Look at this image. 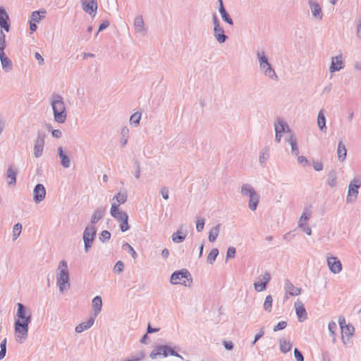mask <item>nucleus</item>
Returning a JSON list of instances; mask_svg holds the SVG:
<instances>
[{
	"label": "nucleus",
	"instance_id": "obj_1",
	"mask_svg": "<svg viewBox=\"0 0 361 361\" xmlns=\"http://www.w3.org/2000/svg\"><path fill=\"white\" fill-rule=\"evenodd\" d=\"M18 317L14 322L15 336L18 342L22 343L27 338L29 324L32 322V313L23 303H17Z\"/></svg>",
	"mask_w": 361,
	"mask_h": 361
},
{
	"label": "nucleus",
	"instance_id": "obj_2",
	"mask_svg": "<svg viewBox=\"0 0 361 361\" xmlns=\"http://www.w3.org/2000/svg\"><path fill=\"white\" fill-rule=\"evenodd\" d=\"M54 120L59 123H63L67 117L63 98L58 94H53L51 99Z\"/></svg>",
	"mask_w": 361,
	"mask_h": 361
},
{
	"label": "nucleus",
	"instance_id": "obj_3",
	"mask_svg": "<svg viewBox=\"0 0 361 361\" xmlns=\"http://www.w3.org/2000/svg\"><path fill=\"white\" fill-rule=\"evenodd\" d=\"M179 347L170 344H159L154 346V349L149 353V357L152 360L158 357H166L169 355L175 356L183 360V357L178 354Z\"/></svg>",
	"mask_w": 361,
	"mask_h": 361
},
{
	"label": "nucleus",
	"instance_id": "obj_4",
	"mask_svg": "<svg viewBox=\"0 0 361 361\" xmlns=\"http://www.w3.org/2000/svg\"><path fill=\"white\" fill-rule=\"evenodd\" d=\"M58 269L59 270V273H58L56 276L57 285L59 286V291L63 293L65 289L70 288V279L67 262L65 260L61 261Z\"/></svg>",
	"mask_w": 361,
	"mask_h": 361
},
{
	"label": "nucleus",
	"instance_id": "obj_5",
	"mask_svg": "<svg viewBox=\"0 0 361 361\" xmlns=\"http://www.w3.org/2000/svg\"><path fill=\"white\" fill-rule=\"evenodd\" d=\"M172 284H183L185 286H190L192 279L190 271L186 269H182L172 273L170 278Z\"/></svg>",
	"mask_w": 361,
	"mask_h": 361
},
{
	"label": "nucleus",
	"instance_id": "obj_6",
	"mask_svg": "<svg viewBox=\"0 0 361 361\" xmlns=\"http://www.w3.org/2000/svg\"><path fill=\"white\" fill-rule=\"evenodd\" d=\"M6 47V35L2 31L0 30V61L1 63L2 68L8 72L12 69L13 63L11 60L6 55L4 50Z\"/></svg>",
	"mask_w": 361,
	"mask_h": 361
},
{
	"label": "nucleus",
	"instance_id": "obj_7",
	"mask_svg": "<svg viewBox=\"0 0 361 361\" xmlns=\"http://www.w3.org/2000/svg\"><path fill=\"white\" fill-rule=\"evenodd\" d=\"M96 234L97 228L94 226H87L85 228L82 235V240L84 241V249L85 252H88L92 247Z\"/></svg>",
	"mask_w": 361,
	"mask_h": 361
},
{
	"label": "nucleus",
	"instance_id": "obj_8",
	"mask_svg": "<svg viewBox=\"0 0 361 361\" xmlns=\"http://www.w3.org/2000/svg\"><path fill=\"white\" fill-rule=\"evenodd\" d=\"M361 187V180L359 178H355L350 181L348 185V195L346 197L347 203L354 202L358 195V190Z\"/></svg>",
	"mask_w": 361,
	"mask_h": 361
},
{
	"label": "nucleus",
	"instance_id": "obj_9",
	"mask_svg": "<svg viewBox=\"0 0 361 361\" xmlns=\"http://www.w3.org/2000/svg\"><path fill=\"white\" fill-rule=\"evenodd\" d=\"M45 133L43 131H38L37 137L35 140L34 145V156L36 158H39L42 155L44 140H45Z\"/></svg>",
	"mask_w": 361,
	"mask_h": 361
},
{
	"label": "nucleus",
	"instance_id": "obj_10",
	"mask_svg": "<svg viewBox=\"0 0 361 361\" xmlns=\"http://www.w3.org/2000/svg\"><path fill=\"white\" fill-rule=\"evenodd\" d=\"M46 196V189L43 184L37 183L33 190V200L36 204L42 202Z\"/></svg>",
	"mask_w": 361,
	"mask_h": 361
},
{
	"label": "nucleus",
	"instance_id": "obj_11",
	"mask_svg": "<svg viewBox=\"0 0 361 361\" xmlns=\"http://www.w3.org/2000/svg\"><path fill=\"white\" fill-rule=\"evenodd\" d=\"M271 276L269 272L266 271L262 276V279L259 278V281L254 283V288L257 292H261L267 289L268 283L270 282Z\"/></svg>",
	"mask_w": 361,
	"mask_h": 361
},
{
	"label": "nucleus",
	"instance_id": "obj_12",
	"mask_svg": "<svg viewBox=\"0 0 361 361\" xmlns=\"http://www.w3.org/2000/svg\"><path fill=\"white\" fill-rule=\"evenodd\" d=\"M82 7L85 12L91 16H94L98 8L97 1V0H84L82 1Z\"/></svg>",
	"mask_w": 361,
	"mask_h": 361
},
{
	"label": "nucleus",
	"instance_id": "obj_13",
	"mask_svg": "<svg viewBox=\"0 0 361 361\" xmlns=\"http://www.w3.org/2000/svg\"><path fill=\"white\" fill-rule=\"evenodd\" d=\"M327 264L330 271L334 274H338L342 270V264L336 257H327Z\"/></svg>",
	"mask_w": 361,
	"mask_h": 361
},
{
	"label": "nucleus",
	"instance_id": "obj_14",
	"mask_svg": "<svg viewBox=\"0 0 361 361\" xmlns=\"http://www.w3.org/2000/svg\"><path fill=\"white\" fill-rule=\"evenodd\" d=\"M355 328L351 324H348V326H343L341 329V339L344 345H346L350 338L353 336Z\"/></svg>",
	"mask_w": 361,
	"mask_h": 361
},
{
	"label": "nucleus",
	"instance_id": "obj_15",
	"mask_svg": "<svg viewBox=\"0 0 361 361\" xmlns=\"http://www.w3.org/2000/svg\"><path fill=\"white\" fill-rule=\"evenodd\" d=\"M0 27L6 32L10 30V18L4 7H0Z\"/></svg>",
	"mask_w": 361,
	"mask_h": 361
},
{
	"label": "nucleus",
	"instance_id": "obj_16",
	"mask_svg": "<svg viewBox=\"0 0 361 361\" xmlns=\"http://www.w3.org/2000/svg\"><path fill=\"white\" fill-rule=\"evenodd\" d=\"M111 215L116 219L118 222L124 220L126 216H128V214L125 212L119 210V204L112 203L111 208L110 210Z\"/></svg>",
	"mask_w": 361,
	"mask_h": 361
},
{
	"label": "nucleus",
	"instance_id": "obj_17",
	"mask_svg": "<svg viewBox=\"0 0 361 361\" xmlns=\"http://www.w3.org/2000/svg\"><path fill=\"white\" fill-rule=\"evenodd\" d=\"M295 309L299 322H302L307 319L306 309L301 301L295 303Z\"/></svg>",
	"mask_w": 361,
	"mask_h": 361
},
{
	"label": "nucleus",
	"instance_id": "obj_18",
	"mask_svg": "<svg viewBox=\"0 0 361 361\" xmlns=\"http://www.w3.org/2000/svg\"><path fill=\"white\" fill-rule=\"evenodd\" d=\"M308 4L310 6V8L311 9L312 14L313 17L318 20H322L323 18V13L322 10L319 4V3L313 1V0H309Z\"/></svg>",
	"mask_w": 361,
	"mask_h": 361
},
{
	"label": "nucleus",
	"instance_id": "obj_19",
	"mask_svg": "<svg viewBox=\"0 0 361 361\" xmlns=\"http://www.w3.org/2000/svg\"><path fill=\"white\" fill-rule=\"evenodd\" d=\"M219 12L222 18V20L230 25H233V20L230 16L229 13L226 11L223 0H218Z\"/></svg>",
	"mask_w": 361,
	"mask_h": 361
},
{
	"label": "nucleus",
	"instance_id": "obj_20",
	"mask_svg": "<svg viewBox=\"0 0 361 361\" xmlns=\"http://www.w3.org/2000/svg\"><path fill=\"white\" fill-rule=\"evenodd\" d=\"M343 66L342 56L340 55L332 58L329 70L331 73H335L339 71Z\"/></svg>",
	"mask_w": 361,
	"mask_h": 361
},
{
	"label": "nucleus",
	"instance_id": "obj_21",
	"mask_svg": "<svg viewBox=\"0 0 361 361\" xmlns=\"http://www.w3.org/2000/svg\"><path fill=\"white\" fill-rule=\"evenodd\" d=\"M259 67L261 70L263 71L264 75L269 78L276 80L278 79V76L276 74L274 69L269 61L267 62V64H259Z\"/></svg>",
	"mask_w": 361,
	"mask_h": 361
},
{
	"label": "nucleus",
	"instance_id": "obj_22",
	"mask_svg": "<svg viewBox=\"0 0 361 361\" xmlns=\"http://www.w3.org/2000/svg\"><path fill=\"white\" fill-rule=\"evenodd\" d=\"M106 212V207H99L92 214L90 219L91 226L97 224L100 219L103 218Z\"/></svg>",
	"mask_w": 361,
	"mask_h": 361
},
{
	"label": "nucleus",
	"instance_id": "obj_23",
	"mask_svg": "<svg viewBox=\"0 0 361 361\" xmlns=\"http://www.w3.org/2000/svg\"><path fill=\"white\" fill-rule=\"evenodd\" d=\"M94 317L90 315L86 322H82L75 326V331L80 334L87 330L94 324Z\"/></svg>",
	"mask_w": 361,
	"mask_h": 361
},
{
	"label": "nucleus",
	"instance_id": "obj_24",
	"mask_svg": "<svg viewBox=\"0 0 361 361\" xmlns=\"http://www.w3.org/2000/svg\"><path fill=\"white\" fill-rule=\"evenodd\" d=\"M92 308L94 310V314L91 316L97 317V316L101 312L102 307V299L100 295H97L92 299Z\"/></svg>",
	"mask_w": 361,
	"mask_h": 361
},
{
	"label": "nucleus",
	"instance_id": "obj_25",
	"mask_svg": "<svg viewBox=\"0 0 361 361\" xmlns=\"http://www.w3.org/2000/svg\"><path fill=\"white\" fill-rule=\"evenodd\" d=\"M18 170L14 169L12 165H11L6 173V176L7 179H9L8 185L10 186L15 185L16 184V178H17Z\"/></svg>",
	"mask_w": 361,
	"mask_h": 361
},
{
	"label": "nucleus",
	"instance_id": "obj_26",
	"mask_svg": "<svg viewBox=\"0 0 361 361\" xmlns=\"http://www.w3.org/2000/svg\"><path fill=\"white\" fill-rule=\"evenodd\" d=\"M284 287L286 292L291 296H296L301 293V288L295 287L288 279H286Z\"/></svg>",
	"mask_w": 361,
	"mask_h": 361
},
{
	"label": "nucleus",
	"instance_id": "obj_27",
	"mask_svg": "<svg viewBox=\"0 0 361 361\" xmlns=\"http://www.w3.org/2000/svg\"><path fill=\"white\" fill-rule=\"evenodd\" d=\"M213 30L214 38L219 43L223 44L228 39L222 27L214 28Z\"/></svg>",
	"mask_w": 361,
	"mask_h": 361
},
{
	"label": "nucleus",
	"instance_id": "obj_28",
	"mask_svg": "<svg viewBox=\"0 0 361 361\" xmlns=\"http://www.w3.org/2000/svg\"><path fill=\"white\" fill-rule=\"evenodd\" d=\"M58 155L61 159V164L64 168L70 167L71 160L69 157L63 152V147H59L57 149Z\"/></svg>",
	"mask_w": 361,
	"mask_h": 361
},
{
	"label": "nucleus",
	"instance_id": "obj_29",
	"mask_svg": "<svg viewBox=\"0 0 361 361\" xmlns=\"http://www.w3.org/2000/svg\"><path fill=\"white\" fill-rule=\"evenodd\" d=\"M326 117L324 116V109H321L318 114L317 116V125L319 128V130L322 132L326 133Z\"/></svg>",
	"mask_w": 361,
	"mask_h": 361
},
{
	"label": "nucleus",
	"instance_id": "obj_30",
	"mask_svg": "<svg viewBox=\"0 0 361 361\" xmlns=\"http://www.w3.org/2000/svg\"><path fill=\"white\" fill-rule=\"evenodd\" d=\"M337 172L335 169H331L327 174V180L326 184L331 187L334 188L337 184Z\"/></svg>",
	"mask_w": 361,
	"mask_h": 361
},
{
	"label": "nucleus",
	"instance_id": "obj_31",
	"mask_svg": "<svg viewBox=\"0 0 361 361\" xmlns=\"http://www.w3.org/2000/svg\"><path fill=\"white\" fill-rule=\"evenodd\" d=\"M46 13L47 11L44 9L35 11L32 13L30 20L34 23H39L41 20L45 18Z\"/></svg>",
	"mask_w": 361,
	"mask_h": 361
},
{
	"label": "nucleus",
	"instance_id": "obj_32",
	"mask_svg": "<svg viewBox=\"0 0 361 361\" xmlns=\"http://www.w3.org/2000/svg\"><path fill=\"white\" fill-rule=\"evenodd\" d=\"M221 226V224H218L217 225L212 228V229L209 231L208 235V239L209 242L214 243L216 240L219 234Z\"/></svg>",
	"mask_w": 361,
	"mask_h": 361
},
{
	"label": "nucleus",
	"instance_id": "obj_33",
	"mask_svg": "<svg viewBox=\"0 0 361 361\" xmlns=\"http://www.w3.org/2000/svg\"><path fill=\"white\" fill-rule=\"evenodd\" d=\"M275 128H277L280 133H292L288 124L281 118H277V123L275 124Z\"/></svg>",
	"mask_w": 361,
	"mask_h": 361
},
{
	"label": "nucleus",
	"instance_id": "obj_34",
	"mask_svg": "<svg viewBox=\"0 0 361 361\" xmlns=\"http://www.w3.org/2000/svg\"><path fill=\"white\" fill-rule=\"evenodd\" d=\"M337 154L339 161H343L345 159L347 155V149L341 140L338 142V145Z\"/></svg>",
	"mask_w": 361,
	"mask_h": 361
},
{
	"label": "nucleus",
	"instance_id": "obj_35",
	"mask_svg": "<svg viewBox=\"0 0 361 361\" xmlns=\"http://www.w3.org/2000/svg\"><path fill=\"white\" fill-rule=\"evenodd\" d=\"M134 27L137 32H146V30L143 27L144 20L142 16H137L135 17L134 20Z\"/></svg>",
	"mask_w": 361,
	"mask_h": 361
},
{
	"label": "nucleus",
	"instance_id": "obj_36",
	"mask_svg": "<svg viewBox=\"0 0 361 361\" xmlns=\"http://www.w3.org/2000/svg\"><path fill=\"white\" fill-rule=\"evenodd\" d=\"M259 202V195L256 192L249 197V208L252 211H255Z\"/></svg>",
	"mask_w": 361,
	"mask_h": 361
},
{
	"label": "nucleus",
	"instance_id": "obj_37",
	"mask_svg": "<svg viewBox=\"0 0 361 361\" xmlns=\"http://www.w3.org/2000/svg\"><path fill=\"white\" fill-rule=\"evenodd\" d=\"M279 341L280 345V350L282 353H287L291 350L292 343L290 341L286 342L283 338H280Z\"/></svg>",
	"mask_w": 361,
	"mask_h": 361
},
{
	"label": "nucleus",
	"instance_id": "obj_38",
	"mask_svg": "<svg viewBox=\"0 0 361 361\" xmlns=\"http://www.w3.org/2000/svg\"><path fill=\"white\" fill-rule=\"evenodd\" d=\"M257 192L250 184H243L241 188V193L244 196H249V197L255 195Z\"/></svg>",
	"mask_w": 361,
	"mask_h": 361
},
{
	"label": "nucleus",
	"instance_id": "obj_39",
	"mask_svg": "<svg viewBox=\"0 0 361 361\" xmlns=\"http://www.w3.org/2000/svg\"><path fill=\"white\" fill-rule=\"evenodd\" d=\"M257 192L250 184H243L241 188V193L244 196H249V197L255 195Z\"/></svg>",
	"mask_w": 361,
	"mask_h": 361
},
{
	"label": "nucleus",
	"instance_id": "obj_40",
	"mask_svg": "<svg viewBox=\"0 0 361 361\" xmlns=\"http://www.w3.org/2000/svg\"><path fill=\"white\" fill-rule=\"evenodd\" d=\"M128 134H129V129L127 126H124L121 129V145L122 147H124L126 144L128 143Z\"/></svg>",
	"mask_w": 361,
	"mask_h": 361
},
{
	"label": "nucleus",
	"instance_id": "obj_41",
	"mask_svg": "<svg viewBox=\"0 0 361 361\" xmlns=\"http://www.w3.org/2000/svg\"><path fill=\"white\" fill-rule=\"evenodd\" d=\"M186 235L184 234L181 231L178 230L176 233H173L171 238L173 242L176 243H180L185 240Z\"/></svg>",
	"mask_w": 361,
	"mask_h": 361
},
{
	"label": "nucleus",
	"instance_id": "obj_42",
	"mask_svg": "<svg viewBox=\"0 0 361 361\" xmlns=\"http://www.w3.org/2000/svg\"><path fill=\"white\" fill-rule=\"evenodd\" d=\"M219 251L217 248H213L209 253L207 259V262L209 264H213L216 261L217 256L219 255Z\"/></svg>",
	"mask_w": 361,
	"mask_h": 361
},
{
	"label": "nucleus",
	"instance_id": "obj_43",
	"mask_svg": "<svg viewBox=\"0 0 361 361\" xmlns=\"http://www.w3.org/2000/svg\"><path fill=\"white\" fill-rule=\"evenodd\" d=\"M272 303H273L272 296L271 295H267V297L265 298L264 305H263L264 310L267 312H271Z\"/></svg>",
	"mask_w": 361,
	"mask_h": 361
},
{
	"label": "nucleus",
	"instance_id": "obj_44",
	"mask_svg": "<svg viewBox=\"0 0 361 361\" xmlns=\"http://www.w3.org/2000/svg\"><path fill=\"white\" fill-rule=\"evenodd\" d=\"M114 198L118 202V204H124L127 201L128 194L126 191L123 192H119L114 195Z\"/></svg>",
	"mask_w": 361,
	"mask_h": 361
},
{
	"label": "nucleus",
	"instance_id": "obj_45",
	"mask_svg": "<svg viewBox=\"0 0 361 361\" xmlns=\"http://www.w3.org/2000/svg\"><path fill=\"white\" fill-rule=\"evenodd\" d=\"M142 114L140 112H135L131 115L130 118V123L134 126H137L140 124Z\"/></svg>",
	"mask_w": 361,
	"mask_h": 361
},
{
	"label": "nucleus",
	"instance_id": "obj_46",
	"mask_svg": "<svg viewBox=\"0 0 361 361\" xmlns=\"http://www.w3.org/2000/svg\"><path fill=\"white\" fill-rule=\"evenodd\" d=\"M122 248L123 250H126L129 254H130V255L132 256V257L133 259H136L137 258V252H135L134 248L129 243H125L122 245Z\"/></svg>",
	"mask_w": 361,
	"mask_h": 361
},
{
	"label": "nucleus",
	"instance_id": "obj_47",
	"mask_svg": "<svg viewBox=\"0 0 361 361\" xmlns=\"http://www.w3.org/2000/svg\"><path fill=\"white\" fill-rule=\"evenodd\" d=\"M269 149L267 147H264L262 150L259 159V161L261 164H264L267 161L269 158Z\"/></svg>",
	"mask_w": 361,
	"mask_h": 361
},
{
	"label": "nucleus",
	"instance_id": "obj_48",
	"mask_svg": "<svg viewBox=\"0 0 361 361\" xmlns=\"http://www.w3.org/2000/svg\"><path fill=\"white\" fill-rule=\"evenodd\" d=\"M7 339L4 338L0 343V360H3L6 354Z\"/></svg>",
	"mask_w": 361,
	"mask_h": 361
},
{
	"label": "nucleus",
	"instance_id": "obj_49",
	"mask_svg": "<svg viewBox=\"0 0 361 361\" xmlns=\"http://www.w3.org/2000/svg\"><path fill=\"white\" fill-rule=\"evenodd\" d=\"M257 58L259 61V64H267V62L269 61L268 57L266 54L263 51H258L257 52Z\"/></svg>",
	"mask_w": 361,
	"mask_h": 361
},
{
	"label": "nucleus",
	"instance_id": "obj_50",
	"mask_svg": "<svg viewBox=\"0 0 361 361\" xmlns=\"http://www.w3.org/2000/svg\"><path fill=\"white\" fill-rule=\"evenodd\" d=\"M22 231V224L17 223L14 225L13 228V240H15L20 235Z\"/></svg>",
	"mask_w": 361,
	"mask_h": 361
},
{
	"label": "nucleus",
	"instance_id": "obj_51",
	"mask_svg": "<svg viewBox=\"0 0 361 361\" xmlns=\"http://www.w3.org/2000/svg\"><path fill=\"white\" fill-rule=\"evenodd\" d=\"M111 233L107 230H104L100 233L99 239L102 242L104 243V242H107L108 240H109V239L111 238Z\"/></svg>",
	"mask_w": 361,
	"mask_h": 361
},
{
	"label": "nucleus",
	"instance_id": "obj_52",
	"mask_svg": "<svg viewBox=\"0 0 361 361\" xmlns=\"http://www.w3.org/2000/svg\"><path fill=\"white\" fill-rule=\"evenodd\" d=\"M130 226L128 224V216H126L124 220L120 221V229L122 232H126L130 229Z\"/></svg>",
	"mask_w": 361,
	"mask_h": 361
},
{
	"label": "nucleus",
	"instance_id": "obj_53",
	"mask_svg": "<svg viewBox=\"0 0 361 361\" xmlns=\"http://www.w3.org/2000/svg\"><path fill=\"white\" fill-rule=\"evenodd\" d=\"M310 217V213H306L305 212H304L300 219V221H299V224H298V226L299 227H303L307 221L309 220Z\"/></svg>",
	"mask_w": 361,
	"mask_h": 361
},
{
	"label": "nucleus",
	"instance_id": "obj_54",
	"mask_svg": "<svg viewBox=\"0 0 361 361\" xmlns=\"http://www.w3.org/2000/svg\"><path fill=\"white\" fill-rule=\"evenodd\" d=\"M124 267V263L122 261L119 260L114 265L113 270L114 273L120 274L123 271Z\"/></svg>",
	"mask_w": 361,
	"mask_h": 361
},
{
	"label": "nucleus",
	"instance_id": "obj_55",
	"mask_svg": "<svg viewBox=\"0 0 361 361\" xmlns=\"http://www.w3.org/2000/svg\"><path fill=\"white\" fill-rule=\"evenodd\" d=\"M236 253L235 247L231 246L228 248L226 252V262H228L229 259L234 258Z\"/></svg>",
	"mask_w": 361,
	"mask_h": 361
},
{
	"label": "nucleus",
	"instance_id": "obj_56",
	"mask_svg": "<svg viewBox=\"0 0 361 361\" xmlns=\"http://www.w3.org/2000/svg\"><path fill=\"white\" fill-rule=\"evenodd\" d=\"M205 220L203 218H199L196 221V230L197 232H201L204 229Z\"/></svg>",
	"mask_w": 361,
	"mask_h": 361
},
{
	"label": "nucleus",
	"instance_id": "obj_57",
	"mask_svg": "<svg viewBox=\"0 0 361 361\" xmlns=\"http://www.w3.org/2000/svg\"><path fill=\"white\" fill-rule=\"evenodd\" d=\"M328 329L329 331L330 336H336V331L337 329V325L335 322L331 321L328 324Z\"/></svg>",
	"mask_w": 361,
	"mask_h": 361
},
{
	"label": "nucleus",
	"instance_id": "obj_58",
	"mask_svg": "<svg viewBox=\"0 0 361 361\" xmlns=\"http://www.w3.org/2000/svg\"><path fill=\"white\" fill-rule=\"evenodd\" d=\"M109 26V22L107 20H103L100 25H99L98 30L96 33V36L98 35L99 32L103 31L106 29Z\"/></svg>",
	"mask_w": 361,
	"mask_h": 361
},
{
	"label": "nucleus",
	"instance_id": "obj_59",
	"mask_svg": "<svg viewBox=\"0 0 361 361\" xmlns=\"http://www.w3.org/2000/svg\"><path fill=\"white\" fill-rule=\"evenodd\" d=\"M287 326V322L286 321L279 322L274 327V331H278L284 329Z\"/></svg>",
	"mask_w": 361,
	"mask_h": 361
},
{
	"label": "nucleus",
	"instance_id": "obj_60",
	"mask_svg": "<svg viewBox=\"0 0 361 361\" xmlns=\"http://www.w3.org/2000/svg\"><path fill=\"white\" fill-rule=\"evenodd\" d=\"M294 357L297 361H304L302 353L298 348L294 349Z\"/></svg>",
	"mask_w": 361,
	"mask_h": 361
},
{
	"label": "nucleus",
	"instance_id": "obj_61",
	"mask_svg": "<svg viewBox=\"0 0 361 361\" xmlns=\"http://www.w3.org/2000/svg\"><path fill=\"white\" fill-rule=\"evenodd\" d=\"M312 166L314 169L317 171H321L323 170V164L321 161H313Z\"/></svg>",
	"mask_w": 361,
	"mask_h": 361
},
{
	"label": "nucleus",
	"instance_id": "obj_62",
	"mask_svg": "<svg viewBox=\"0 0 361 361\" xmlns=\"http://www.w3.org/2000/svg\"><path fill=\"white\" fill-rule=\"evenodd\" d=\"M212 22L214 25V28H219L221 27L219 18L216 13H214L212 16Z\"/></svg>",
	"mask_w": 361,
	"mask_h": 361
},
{
	"label": "nucleus",
	"instance_id": "obj_63",
	"mask_svg": "<svg viewBox=\"0 0 361 361\" xmlns=\"http://www.w3.org/2000/svg\"><path fill=\"white\" fill-rule=\"evenodd\" d=\"M161 194L162 197H163L164 200H167L169 198L168 188H166V187H163V188L161 189Z\"/></svg>",
	"mask_w": 361,
	"mask_h": 361
},
{
	"label": "nucleus",
	"instance_id": "obj_64",
	"mask_svg": "<svg viewBox=\"0 0 361 361\" xmlns=\"http://www.w3.org/2000/svg\"><path fill=\"white\" fill-rule=\"evenodd\" d=\"M291 146V153L293 155L297 156L299 153L298 147V142H294L292 143Z\"/></svg>",
	"mask_w": 361,
	"mask_h": 361
}]
</instances>
